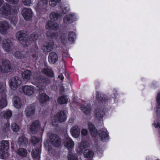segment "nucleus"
<instances>
[{"mask_svg":"<svg viewBox=\"0 0 160 160\" xmlns=\"http://www.w3.org/2000/svg\"><path fill=\"white\" fill-rule=\"evenodd\" d=\"M9 143L8 141H0V158L3 159L8 157V151L9 148Z\"/></svg>","mask_w":160,"mask_h":160,"instance_id":"obj_1","label":"nucleus"},{"mask_svg":"<svg viewBox=\"0 0 160 160\" xmlns=\"http://www.w3.org/2000/svg\"><path fill=\"white\" fill-rule=\"evenodd\" d=\"M16 38L20 41L21 43L24 46H28L32 42V40L29 39H26V35L23 31H20L17 32L16 34Z\"/></svg>","mask_w":160,"mask_h":160,"instance_id":"obj_2","label":"nucleus"},{"mask_svg":"<svg viewBox=\"0 0 160 160\" xmlns=\"http://www.w3.org/2000/svg\"><path fill=\"white\" fill-rule=\"evenodd\" d=\"M13 13L12 6L7 3L5 4L0 9V14L4 18H8Z\"/></svg>","mask_w":160,"mask_h":160,"instance_id":"obj_3","label":"nucleus"},{"mask_svg":"<svg viewBox=\"0 0 160 160\" xmlns=\"http://www.w3.org/2000/svg\"><path fill=\"white\" fill-rule=\"evenodd\" d=\"M31 83L37 86L39 89H43L48 83V79L42 78H41L33 77L31 79Z\"/></svg>","mask_w":160,"mask_h":160,"instance_id":"obj_4","label":"nucleus"},{"mask_svg":"<svg viewBox=\"0 0 160 160\" xmlns=\"http://www.w3.org/2000/svg\"><path fill=\"white\" fill-rule=\"evenodd\" d=\"M49 0H39L38 4L34 6V8L37 13L39 14L46 10L48 6Z\"/></svg>","mask_w":160,"mask_h":160,"instance_id":"obj_5","label":"nucleus"},{"mask_svg":"<svg viewBox=\"0 0 160 160\" xmlns=\"http://www.w3.org/2000/svg\"><path fill=\"white\" fill-rule=\"evenodd\" d=\"M67 119L66 113L63 111L58 112L53 118L52 123L55 126L59 122H63Z\"/></svg>","mask_w":160,"mask_h":160,"instance_id":"obj_6","label":"nucleus"},{"mask_svg":"<svg viewBox=\"0 0 160 160\" xmlns=\"http://www.w3.org/2000/svg\"><path fill=\"white\" fill-rule=\"evenodd\" d=\"M10 61L7 60H2L0 62V73L9 72L11 70Z\"/></svg>","mask_w":160,"mask_h":160,"instance_id":"obj_7","label":"nucleus"},{"mask_svg":"<svg viewBox=\"0 0 160 160\" xmlns=\"http://www.w3.org/2000/svg\"><path fill=\"white\" fill-rule=\"evenodd\" d=\"M22 81L21 79L18 77H12L9 81V85L11 89L15 90L21 85Z\"/></svg>","mask_w":160,"mask_h":160,"instance_id":"obj_8","label":"nucleus"},{"mask_svg":"<svg viewBox=\"0 0 160 160\" xmlns=\"http://www.w3.org/2000/svg\"><path fill=\"white\" fill-rule=\"evenodd\" d=\"M12 43L9 39L5 38L2 41V48L6 52H10L12 51Z\"/></svg>","mask_w":160,"mask_h":160,"instance_id":"obj_9","label":"nucleus"},{"mask_svg":"<svg viewBox=\"0 0 160 160\" xmlns=\"http://www.w3.org/2000/svg\"><path fill=\"white\" fill-rule=\"evenodd\" d=\"M9 28V24L7 22L2 21L0 22V32L1 34L6 35Z\"/></svg>","mask_w":160,"mask_h":160,"instance_id":"obj_10","label":"nucleus"},{"mask_svg":"<svg viewBox=\"0 0 160 160\" xmlns=\"http://www.w3.org/2000/svg\"><path fill=\"white\" fill-rule=\"evenodd\" d=\"M49 140L51 143L56 147H58L61 144V140L59 137L56 134H52L50 135Z\"/></svg>","mask_w":160,"mask_h":160,"instance_id":"obj_11","label":"nucleus"},{"mask_svg":"<svg viewBox=\"0 0 160 160\" xmlns=\"http://www.w3.org/2000/svg\"><path fill=\"white\" fill-rule=\"evenodd\" d=\"M63 143L64 146L68 149L73 148L74 145V143L68 135H66L63 139Z\"/></svg>","mask_w":160,"mask_h":160,"instance_id":"obj_12","label":"nucleus"},{"mask_svg":"<svg viewBox=\"0 0 160 160\" xmlns=\"http://www.w3.org/2000/svg\"><path fill=\"white\" fill-rule=\"evenodd\" d=\"M21 89L23 93L27 96L32 95L35 90L34 87L32 86L25 85L22 87Z\"/></svg>","mask_w":160,"mask_h":160,"instance_id":"obj_13","label":"nucleus"},{"mask_svg":"<svg viewBox=\"0 0 160 160\" xmlns=\"http://www.w3.org/2000/svg\"><path fill=\"white\" fill-rule=\"evenodd\" d=\"M22 14L25 20L29 21L31 19L32 11L30 8H25L22 10Z\"/></svg>","mask_w":160,"mask_h":160,"instance_id":"obj_14","label":"nucleus"},{"mask_svg":"<svg viewBox=\"0 0 160 160\" xmlns=\"http://www.w3.org/2000/svg\"><path fill=\"white\" fill-rule=\"evenodd\" d=\"M100 139L103 141H105L109 138L108 133L106 129H102L98 132Z\"/></svg>","mask_w":160,"mask_h":160,"instance_id":"obj_15","label":"nucleus"},{"mask_svg":"<svg viewBox=\"0 0 160 160\" xmlns=\"http://www.w3.org/2000/svg\"><path fill=\"white\" fill-rule=\"evenodd\" d=\"M76 19V16L74 15L69 14L66 15L63 19V23L66 24H68L72 22L75 21Z\"/></svg>","mask_w":160,"mask_h":160,"instance_id":"obj_16","label":"nucleus"},{"mask_svg":"<svg viewBox=\"0 0 160 160\" xmlns=\"http://www.w3.org/2000/svg\"><path fill=\"white\" fill-rule=\"evenodd\" d=\"M35 112V108L32 106H30L27 107L25 110L26 116L28 117L33 116Z\"/></svg>","mask_w":160,"mask_h":160,"instance_id":"obj_17","label":"nucleus"},{"mask_svg":"<svg viewBox=\"0 0 160 160\" xmlns=\"http://www.w3.org/2000/svg\"><path fill=\"white\" fill-rule=\"evenodd\" d=\"M90 146V144L86 141H82L79 145L77 149V152L79 154L82 153V151L85 148L88 147Z\"/></svg>","mask_w":160,"mask_h":160,"instance_id":"obj_18","label":"nucleus"},{"mask_svg":"<svg viewBox=\"0 0 160 160\" xmlns=\"http://www.w3.org/2000/svg\"><path fill=\"white\" fill-rule=\"evenodd\" d=\"M58 55L55 52H51L49 54L48 62L51 64L55 63L58 60Z\"/></svg>","mask_w":160,"mask_h":160,"instance_id":"obj_19","label":"nucleus"},{"mask_svg":"<svg viewBox=\"0 0 160 160\" xmlns=\"http://www.w3.org/2000/svg\"><path fill=\"white\" fill-rule=\"evenodd\" d=\"M70 132L72 136L75 138H78L80 134L79 127L77 126L73 127L70 129Z\"/></svg>","mask_w":160,"mask_h":160,"instance_id":"obj_20","label":"nucleus"},{"mask_svg":"<svg viewBox=\"0 0 160 160\" xmlns=\"http://www.w3.org/2000/svg\"><path fill=\"white\" fill-rule=\"evenodd\" d=\"M40 127V123L38 121L34 122L31 125L30 128V131L32 133L35 132Z\"/></svg>","mask_w":160,"mask_h":160,"instance_id":"obj_21","label":"nucleus"},{"mask_svg":"<svg viewBox=\"0 0 160 160\" xmlns=\"http://www.w3.org/2000/svg\"><path fill=\"white\" fill-rule=\"evenodd\" d=\"M53 45V42L52 41L45 43L42 48V49L44 52H48L52 50Z\"/></svg>","mask_w":160,"mask_h":160,"instance_id":"obj_22","label":"nucleus"},{"mask_svg":"<svg viewBox=\"0 0 160 160\" xmlns=\"http://www.w3.org/2000/svg\"><path fill=\"white\" fill-rule=\"evenodd\" d=\"M12 113L10 110H7L0 112V117H3L7 119H9L12 116Z\"/></svg>","mask_w":160,"mask_h":160,"instance_id":"obj_23","label":"nucleus"},{"mask_svg":"<svg viewBox=\"0 0 160 160\" xmlns=\"http://www.w3.org/2000/svg\"><path fill=\"white\" fill-rule=\"evenodd\" d=\"M88 128L91 132L92 137H95L98 135L97 131L96 128H95L93 124L90 122L88 124Z\"/></svg>","mask_w":160,"mask_h":160,"instance_id":"obj_24","label":"nucleus"},{"mask_svg":"<svg viewBox=\"0 0 160 160\" xmlns=\"http://www.w3.org/2000/svg\"><path fill=\"white\" fill-rule=\"evenodd\" d=\"M81 110L85 114H89L91 112L90 105L86 103L83 105H82L81 107Z\"/></svg>","mask_w":160,"mask_h":160,"instance_id":"obj_25","label":"nucleus"},{"mask_svg":"<svg viewBox=\"0 0 160 160\" xmlns=\"http://www.w3.org/2000/svg\"><path fill=\"white\" fill-rule=\"evenodd\" d=\"M39 102L42 103H44L49 100L48 96L45 93L40 94L38 97Z\"/></svg>","mask_w":160,"mask_h":160,"instance_id":"obj_26","label":"nucleus"},{"mask_svg":"<svg viewBox=\"0 0 160 160\" xmlns=\"http://www.w3.org/2000/svg\"><path fill=\"white\" fill-rule=\"evenodd\" d=\"M32 75V72L29 70L24 71L22 74V77L24 80L25 81L30 80Z\"/></svg>","mask_w":160,"mask_h":160,"instance_id":"obj_27","label":"nucleus"},{"mask_svg":"<svg viewBox=\"0 0 160 160\" xmlns=\"http://www.w3.org/2000/svg\"><path fill=\"white\" fill-rule=\"evenodd\" d=\"M70 101V99L67 96H62L59 97L58 99V102L61 104H66Z\"/></svg>","mask_w":160,"mask_h":160,"instance_id":"obj_28","label":"nucleus"},{"mask_svg":"<svg viewBox=\"0 0 160 160\" xmlns=\"http://www.w3.org/2000/svg\"><path fill=\"white\" fill-rule=\"evenodd\" d=\"M14 106L17 108H19L21 106V103L19 98L17 96L14 97L13 99Z\"/></svg>","mask_w":160,"mask_h":160,"instance_id":"obj_29","label":"nucleus"},{"mask_svg":"<svg viewBox=\"0 0 160 160\" xmlns=\"http://www.w3.org/2000/svg\"><path fill=\"white\" fill-rule=\"evenodd\" d=\"M18 143L20 146H25L28 143V140L24 136H21L18 139Z\"/></svg>","mask_w":160,"mask_h":160,"instance_id":"obj_30","label":"nucleus"},{"mask_svg":"<svg viewBox=\"0 0 160 160\" xmlns=\"http://www.w3.org/2000/svg\"><path fill=\"white\" fill-rule=\"evenodd\" d=\"M6 97V95L4 94L3 97L0 99V109L3 108L7 106V102Z\"/></svg>","mask_w":160,"mask_h":160,"instance_id":"obj_31","label":"nucleus"},{"mask_svg":"<svg viewBox=\"0 0 160 160\" xmlns=\"http://www.w3.org/2000/svg\"><path fill=\"white\" fill-rule=\"evenodd\" d=\"M104 114L103 111L99 109L96 110L95 112V116L99 120H101Z\"/></svg>","mask_w":160,"mask_h":160,"instance_id":"obj_32","label":"nucleus"},{"mask_svg":"<svg viewBox=\"0 0 160 160\" xmlns=\"http://www.w3.org/2000/svg\"><path fill=\"white\" fill-rule=\"evenodd\" d=\"M41 72L42 73L45 74L46 75L49 77H52L53 75L52 71L50 68H43Z\"/></svg>","mask_w":160,"mask_h":160,"instance_id":"obj_33","label":"nucleus"},{"mask_svg":"<svg viewBox=\"0 0 160 160\" xmlns=\"http://www.w3.org/2000/svg\"><path fill=\"white\" fill-rule=\"evenodd\" d=\"M40 152L41 151L39 148L33 149L32 152V157L34 158H37L39 159Z\"/></svg>","mask_w":160,"mask_h":160,"instance_id":"obj_34","label":"nucleus"},{"mask_svg":"<svg viewBox=\"0 0 160 160\" xmlns=\"http://www.w3.org/2000/svg\"><path fill=\"white\" fill-rule=\"evenodd\" d=\"M16 152L18 155L23 157L26 156L27 154V150L23 148L18 149L16 151Z\"/></svg>","mask_w":160,"mask_h":160,"instance_id":"obj_35","label":"nucleus"},{"mask_svg":"<svg viewBox=\"0 0 160 160\" xmlns=\"http://www.w3.org/2000/svg\"><path fill=\"white\" fill-rule=\"evenodd\" d=\"M84 155L85 158H91L94 156L93 152L89 149L86 150L84 152Z\"/></svg>","mask_w":160,"mask_h":160,"instance_id":"obj_36","label":"nucleus"},{"mask_svg":"<svg viewBox=\"0 0 160 160\" xmlns=\"http://www.w3.org/2000/svg\"><path fill=\"white\" fill-rule=\"evenodd\" d=\"M61 16V15L58 13L53 12L50 14V18L51 20L55 21L60 17Z\"/></svg>","mask_w":160,"mask_h":160,"instance_id":"obj_37","label":"nucleus"},{"mask_svg":"<svg viewBox=\"0 0 160 160\" xmlns=\"http://www.w3.org/2000/svg\"><path fill=\"white\" fill-rule=\"evenodd\" d=\"M75 38V33L72 32H69L68 36V39L69 41L71 43L73 42L74 41Z\"/></svg>","mask_w":160,"mask_h":160,"instance_id":"obj_38","label":"nucleus"},{"mask_svg":"<svg viewBox=\"0 0 160 160\" xmlns=\"http://www.w3.org/2000/svg\"><path fill=\"white\" fill-rule=\"evenodd\" d=\"M6 91V83L5 82L0 83V94L4 93Z\"/></svg>","mask_w":160,"mask_h":160,"instance_id":"obj_39","label":"nucleus"},{"mask_svg":"<svg viewBox=\"0 0 160 160\" xmlns=\"http://www.w3.org/2000/svg\"><path fill=\"white\" fill-rule=\"evenodd\" d=\"M61 2V0H49V5L51 7H55L57 3Z\"/></svg>","mask_w":160,"mask_h":160,"instance_id":"obj_40","label":"nucleus"},{"mask_svg":"<svg viewBox=\"0 0 160 160\" xmlns=\"http://www.w3.org/2000/svg\"><path fill=\"white\" fill-rule=\"evenodd\" d=\"M10 125L8 123H7L4 125L2 130V133L4 134L8 132L9 131Z\"/></svg>","mask_w":160,"mask_h":160,"instance_id":"obj_41","label":"nucleus"},{"mask_svg":"<svg viewBox=\"0 0 160 160\" xmlns=\"http://www.w3.org/2000/svg\"><path fill=\"white\" fill-rule=\"evenodd\" d=\"M11 128L12 130L14 132H18L19 129V128L18 126L15 123H13L12 124Z\"/></svg>","mask_w":160,"mask_h":160,"instance_id":"obj_42","label":"nucleus"},{"mask_svg":"<svg viewBox=\"0 0 160 160\" xmlns=\"http://www.w3.org/2000/svg\"><path fill=\"white\" fill-rule=\"evenodd\" d=\"M53 22L49 21L47 22L45 26V28L48 30H52V24Z\"/></svg>","mask_w":160,"mask_h":160,"instance_id":"obj_43","label":"nucleus"},{"mask_svg":"<svg viewBox=\"0 0 160 160\" xmlns=\"http://www.w3.org/2000/svg\"><path fill=\"white\" fill-rule=\"evenodd\" d=\"M23 3L26 6H29L32 3V0H22Z\"/></svg>","mask_w":160,"mask_h":160,"instance_id":"obj_44","label":"nucleus"},{"mask_svg":"<svg viewBox=\"0 0 160 160\" xmlns=\"http://www.w3.org/2000/svg\"><path fill=\"white\" fill-rule=\"evenodd\" d=\"M31 142L33 144H36L39 142V139L35 137H32L31 139Z\"/></svg>","mask_w":160,"mask_h":160,"instance_id":"obj_45","label":"nucleus"},{"mask_svg":"<svg viewBox=\"0 0 160 160\" xmlns=\"http://www.w3.org/2000/svg\"><path fill=\"white\" fill-rule=\"evenodd\" d=\"M52 27V30H57L59 28V25L56 22H53Z\"/></svg>","mask_w":160,"mask_h":160,"instance_id":"obj_46","label":"nucleus"},{"mask_svg":"<svg viewBox=\"0 0 160 160\" xmlns=\"http://www.w3.org/2000/svg\"><path fill=\"white\" fill-rule=\"evenodd\" d=\"M8 3L12 4H17L19 2L18 0H5Z\"/></svg>","mask_w":160,"mask_h":160,"instance_id":"obj_47","label":"nucleus"},{"mask_svg":"<svg viewBox=\"0 0 160 160\" xmlns=\"http://www.w3.org/2000/svg\"><path fill=\"white\" fill-rule=\"evenodd\" d=\"M153 126L157 128H160V123L157 121H154V123L153 124Z\"/></svg>","mask_w":160,"mask_h":160,"instance_id":"obj_48","label":"nucleus"},{"mask_svg":"<svg viewBox=\"0 0 160 160\" xmlns=\"http://www.w3.org/2000/svg\"><path fill=\"white\" fill-rule=\"evenodd\" d=\"M68 160H77V159L76 156L75 155L69 154Z\"/></svg>","mask_w":160,"mask_h":160,"instance_id":"obj_49","label":"nucleus"},{"mask_svg":"<svg viewBox=\"0 0 160 160\" xmlns=\"http://www.w3.org/2000/svg\"><path fill=\"white\" fill-rule=\"evenodd\" d=\"M26 53L24 52H20V55L19 58L20 59H23L26 57Z\"/></svg>","mask_w":160,"mask_h":160,"instance_id":"obj_50","label":"nucleus"},{"mask_svg":"<svg viewBox=\"0 0 160 160\" xmlns=\"http://www.w3.org/2000/svg\"><path fill=\"white\" fill-rule=\"evenodd\" d=\"M32 39L33 41H34L38 38V35L37 34L33 33L31 35Z\"/></svg>","mask_w":160,"mask_h":160,"instance_id":"obj_51","label":"nucleus"},{"mask_svg":"<svg viewBox=\"0 0 160 160\" xmlns=\"http://www.w3.org/2000/svg\"><path fill=\"white\" fill-rule=\"evenodd\" d=\"M14 55L16 58H19L20 55V52L19 51H16Z\"/></svg>","mask_w":160,"mask_h":160,"instance_id":"obj_52","label":"nucleus"},{"mask_svg":"<svg viewBox=\"0 0 160 160\" xmlns=\"http://www.w3.org/2000/svg\"><path fill=\"white\" fill-rule=\"evenodd\" d=\"M81 133L82 135H86L88 133V131L85 129H83L81 131Z\"/></svg>","mask_w":160,"mask_h":160,"instance_id":"obj_53","label":"nucleus"},{"mask_svg":"<svg viewBox=\"0 0 160 160\" xmlns=\"http://www.w3.org/2000/svg\"><path fill=\"white\" fill-rule=\"evenodd\" d=\"M157 100L158 103V104L160 106V93H159L157 96Z\"/></svg>","mask_w":160,"mask_h":160,"instance_id":"obj_54","label":"nucleus"},{"mask_svg":"<svg viewBox=\"0 0 160 160\" xmlns=\"http://www.w3.org/2000/svg\"><path fill=\"white\" fill-rule=\"evenodd\" d=\"M74 122V119L73 118H70L69 120V123L71 124L73 123Z\"/></svg>","mask_w":160,"mask_h":160,"instance_id":"obj_55","label":"nucleus"},{"mask_svg":"<svg viewBox=\"0 0 160 160\" xmlns=\"http://www.w3.org/2000/svg\"><path fill=\"white\" fill-rule=\"evenodd\" d=\"M64 91V88L63 86H62L60 88V92L61 93H62Z\"/></svg>","mask_w":160,"mask_h":160,"instance_id":"obj_56","label":"nucleus"},{"mask_svg":"<svg viewBox=\"0 0 160 160\" xmlns=\"http://www.w3.org/2000/svg\"><path fill=\"white\" fill-rule=\"evenodd\" d=\"M14 21H15L14 22H13L12 21V20H11V23H13V24L15 25L18 21V19L17 18H15V19H14Z\"/></svg>","mask_w":160,"mask_h":160,"instance_id":"obj_57","label":"nucleus"},{"mask_svg":"<svg viewBox=\"0 0 160 160\" xmlns=\"http://www.w3.org/2000/svg\"><path fill=\"white\" fill-rule=\"evenodd\" d=\"M58 78H60V79L61 80H63V79H64V77H63V76L62 75L58 76Z\"/></svg>","mask_w":160,"mask_h":160,"instance_id":"obj_58","label":"nucleus"},{"mask_svg":"<svg viewBox=\"0 0 160 160\" xmlns=\"http://www.w3.org/2000/svg\"><path fill=\"white\" fill-rule=\"evenodd\" d=\"M69 10V9H66V8H65V9H64V10H63V12L64 13H66Z\"/></svg>","mask_w":160,"mask_h":160,"instance_id":"obj_59","label":"nucleus"},{"mask_svg":"<svg viewBox=\"0 0 160 160\" xmlns=\"http://www.w3.org/2000/svg\"><path fill=\"white\" fill-rule=\"evenodd\" d=\"M3 1L2 0H0V6L2 5V4L3 3Z\"/></svg>","mask_w":160,"mask_h":160,"instance_id":"obj_60","label":"nucleus"},{"mask_svg":"<svg viewBox=\"0 0 160 160\" xmlns=\"http://www.w3.org/2000/svg\"><path fill=\"white\" fill-rule=\"evenodd\" d=\"M160 111V110H159L158 109V110L157 111V113L158 115L159 114V112Z\"/></svg>","mask_w":160,"mask_h":160,"instance_id":"obj_61","label":"nucleus"},{"mask_svg":"<svg viewBox=\"0 0 160 160\" xmlns=\"http://www.w3.org/2000/svg\"><path fill=\"white\" fill-rule=\"evenodd\" d=\"M36 56V55H34V54H33L32 55V57L33 58L35 57Z\"/></svg>","mask_w":160,"mask_h":160,"instance_id":"obj_62","label":"nucleus"},{"mask_svg":"<svg viewBox=\"0 0 160 160\" xmlns=\"http://www.w3.org/2000/svg\"><path fill=\"white\" fill-rule=\"evenodd\" d=\"M147 160H151L150 158L147 159Z\"/></svg>","mask_w":160,"mask_h":160,"instance_id":"obj_63","label":"nucleus"}]
</instances>
